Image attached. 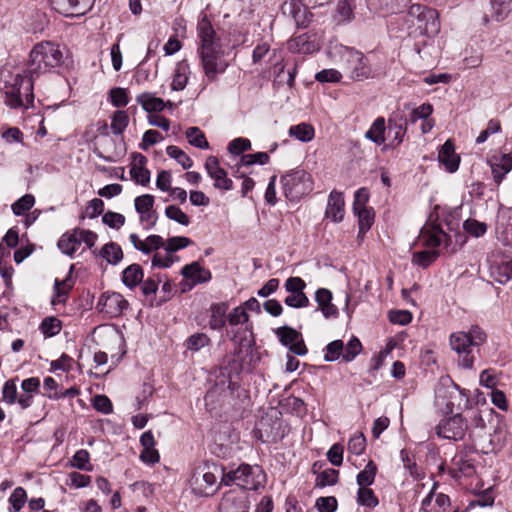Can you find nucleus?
Segmentation results:
<instances>
[{
	"instance_id": "obj_15",
	"label": "nucleus",
	"mask_w": 512,
	"mask_h": 512,
	"mask_svg": "<svg viewBox=\"0 0 512 512\" xmlns=\"http://www.w3.org/2000/svg\"><path fill=\"white\" fill-rule=\"evenodd\" d=\"M128 301L118 292L103 293L97 303V308L110 318L120 316L127 308Z\"/></svg>"
},
{
	"instance_id": "obj_18",
	"label": "nucleus",
	"mask_w": 512,
	"mask_h": 512,
	"mask_svg": "<svg viewBox=\"0 0 512 512\" xmlns=\"http://www.w3.org/2000/svg\"><path fill=\"white\" fill-rule=\"evenodd\" d=\"M282 345L299 356H304L307 353V348L302 339L301 334L291 327H279L275 331Z\"/></svg>"
},
{
	"instance_id": "obj_44",
	"label": "nucleus",
	"mask_w": 512,
	"mask_h": 512,
	"mask_svg": "<svg viewBox=\"0 0 512 512\" xmlns=\"http://www.w3.org/2000/svg\"><path fill=\"white\" fill-rule=\"evenodd\" d=\"M439 256L436 250L426 249L415 252L412 257V263L420 267L426 268L431 265Z\"/></svg>"
},
{
	"instance_id": "obj_20",
	"label": "nucleus",
	"mask_w": 512,
	"mask_h": 512,
	"mask_svg": "<svg viewBox=\"0 0 512 512\" xmlns=\"http://www.w3.org/2000/svg\"><path fill=\"white\" fill-rule=\"evenodd\" d=\"M249 502L244 491L227 492L219 505V512H248Z\"/></svg>"
},
{
	"instance_id": "obj_22",
	"label": "nucleus",
	"mask_w": 512,
	"mask_h": 512,
	"mask_svg": "<svg viewBox=\"0 0 512 512\" xmlns=\"http://www.w3.org/2000/svg\"><path fill=\"white\" fill-rule=\"evenodd\" d=\"M320 44L317 40L316 34H301L291 38L287 42V48L292 53L311 54L317 51Z\"/></svg>"
},
{
	"instance_id": "obj_64",
	"label": "nucleus",
	"mask_w": 512,
	"mask_h": 512,
	"mask_svg": "<svg viewBox=\"0 0 512 512\" xmlns=\"http://www.w3.org/2000/svg\"><path fill=\"white\" fill-rule=\"evenodd\" d=\"M248 319L249 316L243 306L235 307L227 316V320L232 326L244 324L248 321Z\"/></svg>"
},
{
	"instance_id": "obj_38",
	"label": "nucleus",
	"mask_w": 512,
	"mask_h": 512,
	"mask_svg": "<svg viewBox=\"0 0 512 512\" xmlns=\"http://www.w3.org/2000/svg\"><path fill=\"white\" fill-rule=\"evenodd\" d=\"M334 54L338 55L339 61L345 64L361 63L364 58V55L360 51L347 46L335 47Z\"/></svg>"
},
{
	"instance_id": "obj_27",
	"label": "nucleus",
	"mask_w": 512,
	"mask_h": 512,
	"mask_svg": "<svg viewBox=\"0 0 512 512\" xmlns=\"http://www.w3.org/2000/svg\"><path fill=\"white\" fill-rule=\"evenodd\" d=\"M40 388V380L38 377H30L24 379L21 383L23 394L19 395L18 405L22 409L29 408L33 403V396L38 393Z\"/></svg>"
},
{
	"instance_id": "obj_62",
	"label": "nucleus",
	"mask_w": 512,
	"mask_h": 512,
	"mask_svg": "<svg viewBox=\"0 0 512 512\" xmlns=\"http://www.w3.org/2000/svg\"><path fill=\"white\" fill-rule=\"evenodd\" d=\"M110 102L114 107H124L128 104L129 99L124 88H113L109 93Z\"/></svg>"
},
{
	"instance_id": "obj_61",
	"label": "nucleus",
	"mask_w": 512,
	"mask_h": 512,
	"mask_svg": "<svg viewBox=\"0 0 512 512\" xmlns=\"http://www.w3.org/2000/svg\"><path fill=\"white\" fill-rule=\"evenodd\" d=\"M40 329L46 337H52L60 332L61 324L58 319L50 317L43 320Z\"/></svg>"
},
{
	"instance_id": "obj_39",
	"label": "nucleus",
	"mask_w": 512,
	"mask_h": 512,
	"mask_svg": "<svg viewBox=\"0 0 512 512\" xmlns=\"http://www.w3.org/2000/svg\"><path fill=\"white\" fill-rule=\"evenodd\" d=\"M253 62H274L280 64V60L276 59V50H271L266 43L259 44L253 50Z\"/></svg>"
},
{
	"instance_id": "obj_59",
	"label": "nucleus",
	"mask_w": 512,
	"mask_h": 512,
	"mask_svg": "<svg viewBox=\"0 0 512 512\" xmlns=\"http://www.w3.org/2000/svg\"><path fill=\"white\" fill-rule=\"evenodd\" d=\"M35 203V198L31 194H26L22 196L20 199H18L13 205H12V211L15 215H22L26 211L30 210Z\"/></svg>"
},
{
	"instance_id": "obj_32",
	"label": "nucleus",
	"mask_w": 512,
	"mask_h": 512,
	"mask_svg": "<svg viewBox=\"0 0 512 512\" xmlns=\"http://www.w3.org/2000/svg\"><path fill=\"white\" fill-rule=\"evenodd\" d=\"M136 101L148 113L160 112L164 110L167 105L169 107H172L173 105L170 101L166 103L163 99L156 97L153 93L148 92L138 95L136 97Z\"/></svg>"
},
{
	"instance_id": "obj_54",
	"label": "nucleus",
	"mask_w": 512,
	"mask_h": 512,
	"mask_svg": "<svg viewBox=\"0 0 512 512\" xmlns=\"http://www.w3.org/2000/svg\"><path fill=\"white\" fill-rule=\"evenodd\" d=\"M433 113V106L429 103H424L411 110L408 122L415 124L418 120H425Z\"/></svg>"
},
{
	"instance_id": "obj_55",
	"label": "nucleus",
	"mask_w": 512,
	"mask_h": 512,
	"mask_svg": "<svg viewBox=\"0 0 512 512\" xmlns=\"http://www.w3.org/2000/svg\"><path fill=\"white\" fill-rule=\"evenodd\" d=\"M165 215L168 219L175 221L183 226L190 223L189 216L175 205H169L165 208Z\"/></svg>"
},
{
	"instance_id": "obj_26",
	"label": "nucleus",
	"mask_w": 512,
	"mask_h": 512,
	"mask_svg": "<svg viewBox=\"0 0 512 512\" xmlns=\"http://www.w3.org/2000/svg\"><path fill=\"white\" fill-rule=\"evenodd\" d=\"M489 5V12L484 15L485 22L490 20L503 21L512 12V0H490Z\"/></svg>"
},
{
	"instance_id": "obj_7",
	"label": "nucleus",
	"mask_w": 512,
	"mask_h": 512,
	"mask_svg": "<svg viewBox=\"0 0 512 512\" xmlns=\"http://www.w3.org/2000/svg\"><path fill=\"white\" fill-rule=\"evenodd\" d=\"M408 16L417 22V29L421 34L431 37L440 31L438 12L433 8L414 4L410 6Z\"/></svg>"
},
{
	"instance_id": "obj_31",
	"label": "nucleus",
	"mask_w": 512,
	"mask_h": 512,
	"mask_svg": "<svg viewBox=\"0 0 512 512\" xmlns=\"http://www.w3.org/2000/svg\"><path fill=\"white\" fill-rule=\"evenodd\" d=\"M493 179L500 184L504 177L512 170V153L495 157L491 160Z\"/></svg>"
},
{
	"instance_id": "obj_34",
	"label": "nucleus",
	"mask_w": 512,
	"mask_h": 512,
	"mask_svg": "<svg viewBox=\"0 0 512 512\" xmlns=\"http://www.w3.org/2000/svg\"><path fill=\"white\" fill-rule=\"evenodd\" d=\"M409 1L410 0H372V5L379 14L386 17L400 13L407 7Z\"/></svg>"
},
{
	"instance_id": "obj_23",
	"label": "nucleus",
	"mask_w": 512,
	"mask_h": 512,
	"mask_svg": "<svg viewBox=\"0 0 512 512\" xmlns=\"http://www.w3.org/2000/svg\"><path fill=\"white\" fill-rule=\"evenodd\" d=\"M102 337L107 341L103 346L110 353L111 359L115 362H119V360L125 355L126 351L124 349V339L122 335L115 329L107 328L103 330Z\"/></svg>"
},
{
	"instance_id": "obj_5",
	"label": "nucleus",
	"mask_w": 512,
	"mask_h": 512,
	"mask_svg": "<svg viewBox=\"0 0 512 512\" xmlns=\"http://www.w3.org/2000/svg\"><path fill=\"white\" fill-rule=\"evenodd\" d=\"M283 191L291 201L298 200L313 189L311 175L303 169H296L286 173L281 178Z\"/></svg>"
},
{
	"instance_id": "obj_58",
	"label": "nucleus",
	"mask_w": 512,
	"mask_h": 512,
	"mask_svg": "<svg viewBox=\"0 0 512 512\" xmlns=\"http://www.w3.org/2000/svg\"><path fill=\"white\" fill-rule=\"evenodd\" d=\"M210 342L209 337L204 333H196L188 337L186 340V347L190 351H199L201 348L208 345Z\"/></svg>"
},
{
	"instance_id": "obj_16",
	"label": "nucleus",
	"mask_w": 512,
	"mask_h": 512,
	"mask_svg": "<svg viewBox=\"0 0 512 512\" xmlns=\"http://www.w3.org/2000/svg\"><path fill=\"white\" fill-rule=\"evenodd\" d=\"M154 201V196L150 194H143L134 199L135 210L145 229L153 228L158 220V214L154 210Z\"/></svg>"
},
{
	"instance_id": "obj_47",
	"label": "nucleus",
	"mask_w": 512,
	"mask_h": 512,
	"mask_svg": "<svg viewBox=\"0 0 512 512\" xmlns=\"http://www.w3.org/2000/svg\"><path fill=\"white\" fill-rule=\"evenodd\" d=\"M357 502L361 506L375 508L379 501L373 490L368 487H359L357 493Z\"/></svg>"
},
{
	"instance_id": "obj_12",
	"label": "nucleus",
	"mask_w": 512,
	"mask_h": 512,
	"mask_svg": "<svg viewBox=\"0 0 512 512\" xmlns=\"http://www.w3.org/2000/svg\"><path fill=\"white\" fill-rule=\"evenodd\" d=\"M62 59L59 46L49 41L36 44L30 52V64H60Z\"/></svg>"
},
{
	"instance_id": "obj_51",
	"label": "nucleus",
	"mask_w": 512,
	"mask_h": 512,
	"mask_svg": "<svg viewBox=\"0 0 512 512\" xmlns=\"http://www.w3.org/2000/svg\"><path fill=\"white\" fill-rule=\"evenodd\" d=\"M18 398L16 380L10 379L6 381L2 388V400L7 404L12 405L18 403Z\"/></svg>"
},
{
	"instance_id": "obj_49",
	"label": "nucleus",
	"mask_w": 512,
	"mask_h": 512,
	"mask_svg": "<svg viewBox=\"0 0 512 512\" xmlns=\"http://www.w3.org/2000/svg\"><path fill=\"white\" fill-rule=\"evenodd\" d=\"M27 500L26 491L22 487H17L13 490L9 497V512H19Z\"/></svg>"
},
{
	"instance_id": "obj_8",
	"label": "nucleus",
	"mask_w": 512,
	"mask_h": 512,
	"mask_svg": "<svg viewBox=\"0 0 512 512\" xmlns=\"http://www.w3.org/2000/svg\"><path fill=\"white\" fill-rule=\"evenodd\" d=\"M97 240V234L84 229H74L64 233L58 241L60 251L68 256H73L82 244L86 248H92Z\"/></svg>"
},
{
	"instance_id": "obj_4",
	"label": "nucleus",
	"mask_w": 512,
	"mask_h": 512,
	"mask_svg": "<svg viewBox=\"0 0 512 512\" xmlns=\"http://www.w3.org/2000/svg\"><path fill=\"white\" fill-rule=\"evenodd\" d=\"M265 474L258 466L242 464L237 469L224 474L226 484L234 483L245 490H256L265 483Z\"/></svg>"
},
{
	"instance_id": "obj_40",
	"label": "nucleus",
	"mask_w": 512,
	"mask_h": 512,
	"mask_svg": "<svg viewBox=\"0 0 512 512\" xmlns=\"http://www.w3.org/2000/svg\"><path fill=\"white\" fill-rule=\"evenodd\" d=\"M100 255L112 265L118 264L123 259L121 247L113 242L105 244L100 250Z\"/></svg>"
},
{
	"instance_id": "obj_3",
	"label": "nucleus",
	"mask_w": 512,
	"mask_h": 512,
	"mask_svg": "<svg viewBox=\"0 0 512 512\" xmlns=\"http://www.w3.org/2000/svg\"><path fill=\"white\" fill-rule=\"evenodd\" d=\"M6 104L14 109H28L33 105V81L31 76L16 74L13 82L6 86Z\"/></svg>"
},
{
	"instance_id": "obj_25",
	"label": "nucleus",
	"mask_w": 512,
	"mask_h": 512,
	"mask_svg": "<svg viewBox=\"0 0 512 512\" xmlns=\"http://www.w3.org/2000/svg\"><path fill=\"white\" fill-rule=\"evenodd\" d=\"M345 201L343 194L338 191H332L328 197L325 215L331 221L341 222L345 214Z\"/></svg>"
},
{
	"instance_id": "obj_17",
	"label": "nucleus",
	"mask_w": 512,
	"mask_h": 512,
	"mask_svg": "<svg viewBox=\"0 0 512 512\" xmlns=\"http://www.w3.org/2000/svg\"><path fill=\"white\" fill-rule=\"evenodd\" d=\"M52 8L66 17H80L90 11L95 0H49Z\"/></svg>"
},
{
	"instance_id": "obj_14",
	"label": "nucleus",
	"mask_w": 512,
	"mask_h": 512,
	"mask_svg": "<svg viewBox=\"0 0 512 512\" xmlns=\"http://www.w3.org/2000/svg\"><path fill=\"white\" fill-rule=\"evenodd\" d=\"M190 487L192 492L198 496H211L218 489L217 477L210 471L197 469L190 479Z\"/></svg>"
},
{
	"instance_id": "obj_52",
	"label": "nucleus",
	"mask_w": 512,
	"mask_h": 512,
	"mask_svg": "<svg viewBox=\"0 0 512 512\" xmlns=\"http://www.w3.org/2000/svg\"><path fill=\"white\" fill-rule=\"evenodd\" d=\"M405 133L406 128L402 124L389 120L388 136L391 137V144L393 146H398L402 143Z\"/></svg>"
},
{
	"instance_id": "obj_41",
	"label": "nucleus",
	"mask_w": 512,
	"mask_h": 512,
	"mask_svg": "<svg viewBox=\"0 0 512 512\" xmlns=\"http://www.w3.org/2000/svg\"><path fill=\"white\" fill-rule=\"evenodd\" d=\"M411 25H414V21L412 18H409L408 13L405 16H400L394 20H391L388 24V29L391 33L394 34L396 37H400L401 35H398L399 32H405L409 34V29L411 28Z\"/></svg>"
},
{
	"instance_id": "obj_29",
	"label": "nucleus",
	"mask_w": 512,
	"mask_h": 512,
	"mask_svg": "<svg viewBox=\"0 0 512 512\" xmlns=\"http://www.w3.org/2000/svg\"><path fill=\"white\" fill-rule=\"evenodd\" d=\"M332 298V292L326 288H319L315 293V300L325 318H335L338 315V309L332 303Z\"/></svg>"
},
{
	"instance_id": "obj_2",
	"label": "nucleus",
	"mask_w": 512,
	"mask_h": 512,
	"mask_svg": "<svg viewBox=\"0 0 512 512\" xmlns=\"http://www.w3.org/2000/svg\"><path fill=\"white\" fill-rule=\"evenodd\" d=\"M198 54L202 64H216L223 54L220 37L217 35L206 14L201 15L197 23Z\"/></svg>"
},
{
	"instance_id": "obj_21",
	"label": "nucleus",
	"mask_w": 512,
	"mask_h": 512,
	"mask_svg": "<svg viewBox=\"0 0 512 512\" xmlns=\"http://www.w3.org/2000/svg\"><path fill=\"white\" fill-rule=\"evenodd\" d=\"M446 237V233L438 224L427 223L420 231L418 242L427 249L435 250L444 242Z\"/></svg>"
},
{
	"instance_id": "obj_30",
	"label": "nucleus",
	"mask_w": 512,
	"mask_h": 512,
	"mask_svg": "<svg viewBox=\"0 0 512 512\" xmlns=\"http://www.w3.org/2000/svg\"><path fill=\"white\" fill-rule=\"evenodd\" d=\"M72 270L73 265L70 267L68 275L63 280L55 279L54 294L51 299L53 306L64 304L66 302V299L73 287V281L71 279Z\"/></svg>"
},
{
	"instance_id": "obj_36",
	"label": "nucleus",
	"mask_w": 512,
	"mask_h": 512,
	"mask_svg": "<svg viewBox=\"0 0 512 512\" xmlns=\"http://www.w3.org/2000/svg\"><path fill=\"white\" fill-rule=\"evenodd\" d=\"M288 135L301 142H310L315 136L314 127L308 123L292 125L288 130Z\"/></svg>"
},
{
	"instance_id": "obj_33",
	"label": "nucleus",
	"mask_w": 512,
	"mask_h": 512,
	"mask_svg": "<svg viewBox=\"0 0 512 512\" xmlns=\"http://www.w3.org/2000/svg\"><path fill=\"white\" fill-rule=\"evenodd\" d=\"M228 309L227 302L214 303L210 306L209 327L211 329L221 330L225 326Z\"/></svg>"
},
{
	"instance_id": "obj_28",
	"label": "nucleus",
	"mask_w": 512,
	"mask_h": 512,
	"mask_svg": "<svg viewBox=\"0 0 512 512\" xmlns=\"http://www.w3.org/2000/svg\"><path fill=\"white\" fill-rule=\"evenodd\" d=\"M181 274L184 278L191 281L192 285L208 282L211 279V272L202 267L198 262L185 265Z\"/></svg>"
},
{
	"instance_id": "obj_9",
	"label": "nucleus",
	"mask_w": 512,
	"mask_h": 512,
	"mask_svg": "<svg viewBox=\"0 0 512 512\" xmlns=\"http://www.w3.org/2000/svg\"><path fill=\"white\" fill-rule=\"evenodd\" d=\"M361 351L362 344L357 337H351L346 345L342 340H334L326 346L324 360L334 362L341 359L344 362H351Z\"/></svg>"
},
{
	"instance_id": "obj_6",
	"label": "nucleus",
	"mask_w": 512,
	"mask_h": 512,
	"mask_svg": "<svg viewBox=\"0 0 512 512\" xmlns=\"http://www.w3.org/2000/svg\"><path fill=\"white\" fill-rule=\"evenodd\" d=\"M436 402L439 406L445 405L447 412H452L455 407L460 408L462 405H466L468 396L451 378L445 377L441 379L436 390Z\"/></svg>"
},
{
	"instance_id": "obj_43",
	"label": "nucleus",
	"mask_w": 512,
	"mask_h": 512,
	"mask_svg": "<svg viewBox=\"0 0 512 512\" xmlns=\"http://www.w3.org/2000/svg\"><path fill=\"white\" fill-rule=\"evenodd\" d=\"M144 161L145 157L141 156L140 163L134 164L130 170L132 179L142 186H146L150 182V171L143 167Z\"/></svg>"
},
{
	"instance_id": "obj_19",
	"label": "nucleus",
	"mask_w": 512,
	"mask_h": 512,
	"mask_svg": "<svg viewBox=\"0 0 512 512\" xmlns=\"http://www.w3.org/2000/svg\"><path fill=\"white\" fill-rule=\"evenodd\" d=\"M207 174L214 180L216 189L229 191L233 188V181L227 177L226 171L220 167L219 161L214 156L207 157L205 161Z\"/></svg>"
},
{
	"instance_id": "obj_56",
	"label": "nucleus",
	"mask_w": 512,
	"mask_h": 512,
	"mask_svg": "<svg viewBox=\"0 0 512 512\" xmlns=\"http://www.w3.org/2000/svg\"><path fill=\"white\" fill-rule=\"evenodd\" d=\"M191 243L192 241L184 236L171 237L164 245L165 252L172 254L173 252L188 247Z\"/></svg>"
},
{
	"instance_id": "obj_42",
	"label": "nucleus",
	"mask_w": 512,
	"mask_h": 512,
	"mask_svg": "<svg viewBox=\"0 0 512 512\" xmlns=\"http://www.w3.org/2000/svg\"><path fill=\"white\" fill-rule=\"evenodd\" d=\"M188 142L199 149H208L209 143L204 133L198 127H190L185 132Z\"/></svg>"
},
{
	"instance_id": "obj_1",
	"label": "nucleus",
	"mask_w": 512,
	"mask_h": 512,
	"mask_svg": "<svg viewBox=\"0 0 512 512\" xmlns=\"http://www.w3.org/2000/svg\"><path fill=\"white\" fill-rule=\"evenodd\" d=\"M487 335L479 326H472L468 331H456L449 336L450 348L458 355V364L464 369H472L474 356L471 348L486 342Z\"/></svg>"
},
{
	"instance_id": "obj_60",
	"label": "nucleus",
	"mask_w": 512,
	"mask_h": 512,
	"mask_svg": "<svg viewBox=\"0 0 512 512\" xmlns=\"http://www.w3.org/2000/svg\"><path fill=\"white\" fill-rule=\"evenodd\" d=\"M165 242L164 239L159 235H149L146 239L143 240L142 253L149 254L158 250L161 247H164Z\"/></svg>"
},
{
	"instance_id": "obj_50",
	"label": "nucleus",
	"mask_w": 512,
	"mask_h": 512,
	"mask_svg": "<svg viewBox=\"0 0 512 512\" xmlns=\"http://www.w3.org/2000/svg\"><path fill=\"white\" fill-rule=\"evenodd\" d=\"M129 117L126 111L118 110L113 114L111 130L114 134L121 135L128 126Z\"/></svg>"
},
{
	"instance_id": "obj_35",
	"label": "nucleus",
	"mask_w": 512,
	"mask_h": 512,
	"mask_svg": "<svg viewBox=\"0 0 512 512\" xmlns=\"http://www.w3.org/2000/svg\"><path fill=\"white\" fill-rule=\"evenodd\" d=\"M385 130V119L383 117H378L366 131L365 138L372 141L376 145H382L386 140Z\"/></svg>"
},
{
	"instance_id": "obj_46",
	"label": "nucleus",
	"mask_w": 512,
	"mask_h": 512,
	"mask_svg": "<svg viewBox=\"0 0 512 512\" xmlns=\"http://www.w3.org/2000/svg\"><path fill=\"white\" fill-rule=\"evenodd\" d=\"M376 472V465L372 461H369L364 470L357 475V484L359 487L370 486L375 480Z\"/></svg>"
},
{
	"instance_id": "obj_24",
	"label": "nucleus",
	"mask_w": 512,
	"mask_h": 512,
	"mask_svg": "<svg viewBox=\"0 0 512 512\" xmlns=\"http://www.w3.org/2000/svg\"><path fill=\"white\" fill-rule=\"evenodd\" d=\"M438 161L449 173L458 170L460 164V156L455 152V146L451 140H447L439 150Z\"/></svg>"
},
{
	"instance_id": "obj_53",
	"label": "nucleus",
	"mask_w": 512,
	"mask_h": 512,
	"mask_svg": "<svg viewBox=\"0 0 512 512\" xmlns=\"http://www.w3.org/2000/svg\"><path fill=\"white\" fill-rule=\"evenodd\" d=\"M90 455L87 450L80 449L76 451L71 459V466L79 470L90 471L92 469L89 464Z\"/></svg>"
},
{
	"instance_id": "obj_45",
	"label": "nucleus",
	"mask_w": 512,
	"mask_h": 512,
	"mask_svg": "<svg viewBox=\"0 0 512 512\" xmlns=\"http://www.w3.org/2000/svg\"><path fill=\"white\" fill-rule=\"evenodd\" d=\"M344 75L356 81H362L372 76L370 66H343Z\"/></svg>"
},
{
	"instance_id": "obj_48",
	"label": "nucleus",
	"mask_w": 512,
	"mask_h": 512,
	"mask_svg": "<svg viewBox=\"0 0 512 512\" xmlns=\"http://www.w3.org/2000/svg\"><path fill=\"white\" fill-rule=\"evenodd\" d=\"M166 153L169 157L175 159L183 169H189L193 166L192 159L177 146H168L166 148Z\"/></svg>"
},
{
	"instance_id": "obj_10",
	"label": "nucleus",
	"mask_w": 512,
	"mask_h": 512,
	"mask_svg": "<svg viewBox=\"0 0 512 512\" xmlns=\"http://www.w3.org/2000/svg\"><path fill=\"white\" fill-rule=\"evenodd\" d=\"M369 200L368 190L365 188L358 189L354 194L353 213L358 218L359 233L364 234L368 231L374 221V213L371 208L367 207Z\"/></svg>"
},
{
	"instance_id": "obj_57",
	"label": "nucleus",
	"mask_w": 512,
	"mask_h": 512,
	"mask_svg": "<svg viewBox=\"0 0 512 512\" xmlns=\"http://www.w3.org/2000/svg\"><path fill=\"white\" fill-rule=\"evenodd\" d=\"M344 75V71H338L334 68L324 69L315 75L317 81L321 83H336L339 82Z\"/></svg>"
},
{
	"instance_id": "obj_11",
	"label": "nucleus",
	"mask_w": 512,
	"mask_h": 512,
	"mask_svg": "<svg viewBox=\"0 0 512 512\" xmlns=\"http://www.w3.org/2000/svg\"><path fill=\"white\" fill-rule=\"evenodd\" d=\"M467 423L461 414L442 419L436 427V433L439 437L448 440H462L467 431Z\"/></svg>"
},
{
	"instance_id": "obj_13",
	"label": "nucleus",
	"mask_w": 512,
	"mask_h": 512,
	"mask_svg": "<svg viewBox=\"0 0 512 512\" xmlns=\"http://www.w3.org/2000/svg\"><path fill=\"white\" fill-rule=\"evenodd\" d=\"M488 261L490 275L496 282L504 285L512 279L511 258L502 255L500 252H493Z\"/></svg>"
},
{
	"instance_id": "obj_63",
	"label": "nucleus",
	"mask_w": 512,
	"mask_h": 512,
	"mask_svg": "<svg viewBox=\"0 0 512 512\" xmlns=\"http://www.w3.org/2000/svg\"><path fill=\"white\" fill-rule=\"evenodd\" d=\"M188 66H179L174 74L172 81L173 90H183L188 81Z\"/></svg>"
},
{
	"instance_id": "obj_37",
	"label": "nucleus",
	"mask_w": 512,
	"mask_h": 512,
	"mask_svg": "<svg viewBox=\"0 0 512 512\" xmlns=\"http://www.w3.org/2000/svg\"><path fill=\"white\" fill-rule=\"evenodd\" d=\"M143 279V271L140 265L131 264L122 272V282L125 286L133 288Z\"/></svg>"
}]
</instances>
